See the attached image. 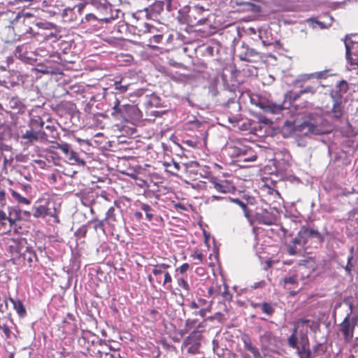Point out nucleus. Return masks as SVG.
<instances>
[{
    "mask_svg": "<svg viewBox=\"0 0 358 358\" xmlns=\"http://www.w3.org/2000/svg\"><path fill=\"white\" fill-rule=\"evenodd\" d=\"M324 241L323 235L317 229L303 226L292 242L306 250L308 248H317Z\"/></svg>",
    "mask_w": 358,
    "mask_h": 358,
    "instance_id": "1",
    "label": "nucleus"
},
{
    "mask_svg": "<svg viewBox=\"0 0 358 358\" xmlns=\"http://www.w3.org/2000/svg\"><path fill=\"white\" fill-rule=\"evenodd\" d=\"M112 106L111 115L117 120H128L133 118L137 108L131 104L124 103V99L115 98L110 100Z\"/></svg>",
    "mask_w": 358,
    "mask_h": 358,
    "instance_id": "2",
    "label": "nucleus"
},
{
    "mask_svg": "<svg viewBox=\"0 0 358 358\" xmlns=\"http://www.w3.org/2000/svg\"><path fill=\"white\" fill-rule=\"evenodd\" d=\"M182 167L183 176L193 181L208 178L210 175L209 168L200 165L196 162L182 164Z\"/></svg>",
    "mask_w": 358,
    "mask_h": 358,
    "instance_id": "3",
    "label": "nucleus"
},
{
    "mask_svg": "<svg viewBox=\"0 0 358 358\" xmlns=\"http://www.w3.org/2000/svg\"><path fill=\"white\" fill-rule=\"evenodd\" d=\"M153 266L152 269V275H148V280L150 284H153L155 280L157 284H162L166 286L167 284L172 282V277L167 269L171 268V265L169 264H159L152 265Z\"/></svg>",
    "mask_w": 358,
    "mask_h": 358,
    "instance_id": "4",
    "label": "nucleus"
},
{
    "mask_svg": "<svg viewBox=\"0 0 358 358\" xmlns=\"http://www.w3.org/2000/svg\"><path fill=\"white\" fill-rule=\"evenodd\" d=\"M250 102L266 113L279 114L285 108L282 104L273 103L265 96L259 94H252L250 96Z\"/></svg>",
    "mask_w": 358,
    "mask_h": 358,
    "instance_id": "5",
    "label": "nucleus"
},
{
    "mask_svg": "<svg viewBox=\"0 0 358 358\" xmlns=\"http://www.w3.org/2000/svg\"><path fill=\"white\" fill-rule=\"evenodd\" d=\"M55 148L59 149L64 154L66 161L71 165L84 166L86 164L83 155L71 149V145L66 143H57Z\"/></svg>",
    "mask_w": 358,
    "mask_h": 358,
    "instance_id": "6",
    "label": "nucleus"
},
{
    "mask_svg": "<svg viewBox=\"0 0 358 358\" xmlns=\"http://www.w3.org/2000/svg\"><path fill=\"white\" fill-rule=\"evenodd\" d=\"M49 199H38L32 206V215L35 218H45L46 216L57 217V210L49 208Z\"/></svg>",
    "mask_w": 358,
    "mask_h": 358,
    "instance_id": "7",
    "label": "nucleus"
},
{
    "mask_svg": "<svg viewBox=\"0 0 358 358\" xmlns=\"http://www.w3.org/2000/svg\"><path fill=\"white\" fill-rule=\"evenodd\" d=\"M106 348H108L106 343L100 340L96 342L92 341V344L87 347V351L89 355L95 358H106V357H109L110 358H120V353L115 352L114 354H110L106 352Z\"/></svg>",
    "mask_w": 358,
    "mask_h": 358,
    "instance_id": "8",
    "label": "nucleus"
},
{
    "mask_svg": "<svg viewBox=\"0 0 358 358\" xmlns=\"http://www.w3.org/2000/svg\"><path fill=\"white\" fill-rule=\"evenodd\" d=\"M204 9L201 6H195L189 9L186 17L187 23L192 26H197L203 24L206 20V17L203 15Z\"/></svg>",
    "mask_w": 358,
    "mask_h": 358,
    "instance_id": "9",
    "label": "nucleus"
},
{
    "mask_svg": "<svg viewBox=\"0 0 358 358\" xmlns=\"http://www.w3.org/2000/svg\"><path fill=\"white\" fill-rule=\"evenodd\" d=\"M45 134L43 131H35L28 129L25 130V131H22L20 138L22 140V143L25 146L29 147L33 145L37 142L45 141Z\"/></svg>",
    "mask_w": 358,
    "mask_h": 358,
    "instance_id": "10",
    "label": "nucleus"
},
{
    "mask_svg": "<svg viewBox=\"0 0 358 358\" xmlns=\"http://www.w3.org/2000/svg\"><path fill=\"white\" fill-rule=\"evenodd\" d=\"M230 149L231 155L239 158V162H254L257 159V156L252 149H248L245 146H233L230 147Z\"/></svg>",
    "mask_w": 358,
    "mask_h": 358,
    "instance_id": "11",
    "label": "nucleus"
},
{
    "mask_svg": "<svg viewBox=\"0 0 358 358\" xmlns=\"http://www.w3.org/2000/svg\"><path fill=\"white\" fill-rule=\"evenodd\" d=\"M356 322L350 319V315H347L341 324L339 325V330L343 334L344 340L346 342H350L354 336V330Z\"/></svg>",
    "mask_w": 358,
    "mask_h": 358,
    "instance_id": "12",
    "label": "nucleus"
},
{
    "mask_svg": "<svg viewBox=\"0 0 358 358\" xmlns=\"http://www.w3.org/2000/svg\"><path fill=\"white\" fill-rule=\"evenodd\" d=\"M8 251L15 259L20 258L21 255L27 248V241L24 238H13L8 243Z\"/></svg>",
    "mask_w": 358,
    "mask_h": 358,
    "instance_id": "13",
    "label": "nucleus"
},
{
    "mask_svg": "<svg viewBox=\"0 0 358 358\" xmlns=\"http://www.w3.org/2000/svg\"><path fill=\"white\" fill-rule=\"evenodd\" d=\"M210 187H213L216 191L221 193H229L235 189L231 182L227 180H220L215 177L210 178Z\"/></svg>",
    "mask_w": 358,
    "mask_h": 358,
    "instance_id": "14",
    "label": "nucleus"
},
{
    "mask_svg": "<svg viewBox=\"0 0 358 358\" xmlns=\"http://www.w3.org/2000/svg\"><path fill=\"white\" fill-rule=\"evenodd\" d=\"M20 258L22 259L24 265L33 268L36 266V263L38 262V258L35 250L28 246H27L21 255Z\"/></svg>",
    "mask_w": 358,
    "mask_h": 358,
    "instance_id": "15",
    "label": "nucleus"
},
{
    "mask_svg": "<svg viewBox=\"0 0 358 358\" xmlns=\"http://www.w3.org/2000/svg\"><path fill=\"white\" fill-rule=\"evenodd\" d=\"M129 86L130 83L127 82L124 78L115 80L113 83V91L111 92V95L113 96V99H124L123 94L128 91Z\"/></svg>",
    "mask_w": 358,
    "mask_h": 358,
    "instance_id": "16",
    "label": "nucleus"
},
{
    "mask_svg": "<svg viewBox=\"0 0 358 358\" xmlns=\"http://www.w3.org/2000/svg\"><path fill=\"white\" fill-rule=\"evenodd\" d=\"M255 217L259 224L266 225H272L276 222L275 215L267 210H262L260 212H257Z\"/></svg>",
    "mask_w": 358,
    "mask_h": 358,
    "instance_id": "17",
    "label": "nucleus"
},
{
    "mask_svg": "<svg viewBox=\"0 0 358 358\" xmlns=\"http://www.w3.org/2000/svg\"><path fill=\"white\" fill-rule=\"evenodd\" d=\"M300 358H310L311 352L310 350L309 340L306 334L301 335L299 339L298 349H296Z\"/></svg>",
    "mask_w": 358,
    "mask_h": 358,
    "instance_id": "18",
    "label": "nucleus"
},
{
    "mask_svg": "<svg viewBox=\"0 0 358 358\" xmlns=\"http://www.w3.org/2000/svg\"><path fill=\"white\" fill-rule=\"evenodd\" d=\"M301 90L298 93L293 94L292 92H289L287 96L292 101H295L297 100L301 95L304 94H309L310 95H313L315 94L317 90L318 89V85L317 84L303 86L302 84L300 85Z\"/></svg>",
    "mask_w": 358,
    "mask_h": 358,
    "instance_id": "19",
    "label": "nucleus"
},
{
    "mask_svg": "<svg viewBox=\"0 0 358 358\" xmlns=\"http://www.w3.org/2000/svg\"><path fill=\"white\" fill-rule=\"evenodd\" d=\"M250 306L255 309H259L265 315L271 317L275 313V303H271L267 301L260 303L251 302Z\"/></svg>",
    "mask_w": 358,
    "mask_h": 358,
    "instance_id": "20",
    "label": "nucleus"
},
{
    "mask_svg": "<svg viewBox=\"0 0 358 358\" xmlns=\"http://www.w3.org/2000/svg\"><path fill=\"white\" fill-rule=\"evenodd\" d=\"M259 341L262 348L268 349L276 345L278 338L271 331H266L259 336Z\"/></svg>",
    "mask_w": 358,
    "mask_h": 358,
    "instance_id": "21",
    "label": "nucleus"
},
{
    "mask_svg": "<svg viewBox=\"0 0 358 358\" xmlns=\"http://www.w3.org/2000/svg\"><path fill=\"white\" fill-rule=\"evenodd\" d=\"M37 34L43 36L45 40H52V41H56L61 38L59 31L51 24H48L43 29L42 32L37 33Z\"/></svg>",
    "mask_w": 358,
    "mask_h": 358,
    "instance_id": "22",
    "label": "nucleus"
},
{
    "mask_svg": "<svg viewBox=\"0 0 358 358\" xmlns=\"http://www.w3.org/2000/svg\"><path fill=\"white\" fill-rule=\"evenodd\" d=\"M349 90V85L347 81L342 80L339 81L335 86V89L330 92L331 99H343V95Z\"/></svg>",
    "mask_w": 358,
    "mask_h": 358,
    "instance_id": "23",
    "label": "nucleus"
},
{
    "mask_svg": "<svg viewBox=\"0 0 358 358\" xmlns=\"http://www.w3.org/2000/svg\"><path fill=\"white\" fill-rule=\"evenodd\" d=\"M163 165L165 167L166 171L171 173V175L178 177L183 176L182 165L176 161L171 160V162H165Z\"/></svg>",
    "mask_w": 358,
    "mask_h": 358,
    "instance_id": "24",
    "label": "nucleus"
},
{
    "mask_svg": "<svg viewBox=\"0 0 358 358\" xmlns=\"http://www.w3.org/2000/svg\"><path fill=\"white\" fill-rule=\"evenodd\" d=\"M241 340L244 344L245 349L250 352L254 358H262L259 349L256 346L253 345L251 338L248 334H243L241 336Z\"/></svg>",
    "mask_w": 358,
    "mask_h": 358,
    "instance_id": "25",
    "label": "nucleus"
},
{
    "mask_svg": "<svg viewBox=\"0 0 358 358\" xmlns=\"http://www.w3.org/2000/svg\"><path fill=\"white\" fill-rule=\"evenodd\" d=\"M45 129V131L43 130V132L45 134V141L53 142L54 140H56L59 138V133L57 131V127L51 121H50L46 124Z\"/></svg>",
    "mask_w": 358,
    "mask_h": 358,
    "instance_id": "26",
    "label": "nucleus"
},
{
    "mask_svg": "<svg viewBox=\"0 0 358 358\" xmlns=\"http://www.w3.org/2000/svg\"><path fill=\"white\" fill-rule=\"evenodd\" d=\"M332 100L334 103L331 113L334 118L340 119L344 113L343 99H332Z\"/></svg>",
    "mask_w": 358,
    "mask_h": 358,
    "instance_id": "27",
    "label": "nucleus"
},
{
    "mask_svg": "<svg viewBox=\"0 0 358 358\" xmlns=\"http://www.w3.org/2000/svg\"><path fill=\"white\" fill-rule=\"evenodd\" d=\"M44 121L39 115H33L29 120V129L35 131H43Z\"/></svg>",
    "mask_w": 358,
    "mask_h": 358,
    "instance_id": "28",
    "label": "nucleus"
},
{
    "mask_svg": "<svg viewBox=\"0 0 358 358\" xmlns=\"http://www.w3.org/2000/svg\"><path fill=\"white\" fill-rule=\"evenodd\" d=\"M172 1L173 0H155L151 5V10L159 14L164 10V6H166L167 10L171 11Z\"/></svg>",
    "mask_w": 358,
    "mask_h": 358,
    "instance_id": "29",
    "label": "nucleus"
},
{
    "mask_svg": "<svg viewBox=\"0 0 358 358\" xmlns=\"http://www.w3.org/2000/svg\"><path fill=\"white\" fill-rule=\"evenodd\" d=\"M345 57L348 63L352 66V69L358 71V54L350 51V47L348 44H346Z\"/></svg>",
    "mask_w": 358,
    "mask_h": 358,
    "instance_id": "30",
    "label": "nucleus"
},
{
    "mask_svg": "<svg viewBox=\"0 0 358 358\" xmlns=\"http://www.w3.org/2000/svg\"><path fill=\"white\" fill-rule=\"evenodd\" d=\"M8 221L10 223V226H13L17 221L21 219V211L15 208L9 207L8 208Z\"/></svg>",
    "mask_w": 358,
    "mask_h": 358,
    "instance_id": "31",
    "label": "nucleus"
},
{
    "mask_svg": "<svg viewBox=\"0 0 358 358\" xmlns=\"http://www.w3.org/2000/svg\"><path fill=\"white\" fill-rule=\"evenodd\" d=\"M8 299L13 305L14 309L16 310L20 317H22L26 315V309L20 300L14 299L12 297H9Z\"/></svg>",
    "mask_w": 358,
    "mask_h": 358,
    "instance_id": "32",
    "label": "nucleus"
},
{
    "mask_svg": "<svg viewBox=\"0 0 358 358\" xmlns=\"http://www.w3.org/2000/svg\"><path fill=\"white\" fill-rule=\"evenodd\" d=\"M258 52L252 48H247L244 54H241L239 58L242 61L253 62H255V57H258Z\"/></svg>",
    "mask_w": 358,
    "mask_h": 358,
    "instance_id": "33",
    "label": "nucleus"
},
{
    "mask_svg": "<svg viewBox=\"0 0 358 358\" xmlns=\"http://www.w3.org/2000/svg\"><path fill=\"white\" fill-rule=\"evenodd\" d=\"M104 220H106L108 225L112 227L115 226L117 220L116 218L115 209L114 207L112 206L107 210Z\"/></svg>",
    "mask_w": 358,
    "mask_h": 358,
    "instance_id": "34",
    "label": "nucleus"
},
{
    "mask_svg": "<svg viewBox=\"0 0 358 358\" xmlns=\"http://www.w3.org/2000/svg\"><path fill=\"white\" fill-rule=\"evenodd\" d=\"M62 16L64 21H75L76 20L77 15L74 11V8H66L63 10Z\"/></svg>",
    "mask_w": 358,
    "mask_h": 358,
    "instance_id": "35",
    "label": "nucleus"
},
{
    "mask_svg": "<svg viewBox=\"0 0 358 358\" xmlns=\"http://www.w3.org/2000/svg\"><path fill=\"white\" fill-rule=\"evenodd\" d=\"M11 196L19 204L29 205L31 200L22 196L19 192L14 189H10Z\"/></svg>",
    "mask_w": 358,
    "mask_h": 358,
    "instance_id": "36",
    "label": "nucleus"
},
{
    "mask_svg": "<svg viewBox=\"0 0 358 358\" xmlns=\"http://www.w3.org/2000/svg\"><path fill=\"white\" fill-rule=\"evenodd\" d=\"M297 327H294L292 330V335L287 339V343L289 346L293 349H298V343H297Z\"/></svg>",
    "mask_w": 358,
    "mask_h": 358,
    "instance_id": "37",
    "label": "nucleus"
},
{
    "mask_svg": "<svg viewBox=\"0 0 358 358\" xmlns=\"http://www.w3.org/2000/svg\"><path fill=\"white\" fill-rule=\"evenodd\" d=\"M5 319V317L3 318L0 317V331H2L5 335V338L8 339L11 338L12 331L8 325L4 322Z\"/></svg>",
    "mask_w": 358,
    "mask_h": 358,
    "instance_id": "38",
    "label": "nucleus"
},
{
    "mask_svg": "<svg viewBox=\"0 0 358 358\" xmlns=\"http://www.w3.org/2000/svg\"><path fill=\"white\" fill-rule=\"evenodd\" d=\"M141 209L145 212L147 220L148 221H152L154 214L153 210L151 208L150 206L143 203L141 204Z\"/></svg>",
    "mask_w": 358,
    "mask_h": 358,
    "instance_id": "39",
    "label": "nucleus"
},
{
    "mask_svg": "<svg viewBox=\"0 0 358 358\" xmlns=\"http://www.w3.org/2000/svg\"><path fill=\"white\" fill-rule=\"evenodd\" d=\"M232 201L241 208L245 217L249 219L250 217V210L248 208L247 204L238 199H232Z\"/></svg>",
    "mask_w": 358,
    "mask_h": 358,
    "instance_id": "40",
    "label": "nucleus"
},
{
    "mask_svg": "<svg viewBox=\"0 0 358 358\" xmlns=\"http://www.w3.org/2000/svg\"><path fill=\"white\" fill-rule=\"evenodd\" d=\"M178 285L185 292L186 294H189L190 292V286L188 282L182 277L177 278Z\"/></svg>",
    "mask_w": 358,
    "mask_h": 358,
    "instance_id": "41",
    "label": "nucleus"
},
{
    "mask_svg": "<svg viewBox=\"0 0 358 358\" xmlns=\"http://www.w3.org/2000/svg\"><path fill=\"white\" fill-rule=\"evenodd\" d=\"M196 322V320L187 319L185 322V329L181 330V334L184 335L187 333L191 329L195 327Z\"/></svg>",
    "mask_w": 358,
    "mask_h": 358,
    "instance_id": "42",
    "label": "nucleus"
},
{
    "mask_svg": "<svg viewBox=\"0 0 358 358\" xmlns=\"http://www.w3.org/2000/svg\"><path fill=\"white\" fill-rule=\"evenodd\" d=\"M313 78L320 80V79H326L329 76V70H324L321 71H317L313 73Z\"/></svg>",
    "mask_w": 358,
    "mask_h": 358,
    "instance_id": "43",
    "label": "nucleus"
},
{
    "mask_svg": "<svg viewBox=\"0 0 358 358\" xmlns=\"http://www.w3.org/2000/svg\"><path fill=\"white\" fill-rule=\"evenodd\" d=\"M227 117V120L229 123L232 124L233 126H235L236 124H238L241 120V115H228L227 113L225 115Z\"/></svg>",
    "mask_w": 358,
    "mask_h": 358,
    "instance_id": "44",
    "label": "nucleus"
},
{
    "mask_svg": "<svg viewBox=\"0 0 358 358\" xmlns=\"http://www.w3.org/2000/svg\"><path fill=\"white\" fill-rule=\"evenodd\" d=\"M313 73L301 74L299 76V78L296 80V83H305V82H306L310 79H313Z\"/></svg>",
    "mask_w": 358,
    "mask_h": 358,
    "instance_id": "45",
    "label": "nucleus"
},
{
    "mask_svg": "<svg viewBox=\"0 0 358 358\" xmlns=\"http://www.w3.org/2000/svg\"><path fill=\"white\" fill-rule=\"evenodd\" d=\"M191 257L198 260L197 262H195V264H199L203 263L204 256L201 252L196 250L194 254L191 255Z\"/></svg>",
    "mask_w": 358,
    "mask_h": 358,
    "instance_id": "46",
    "label": "nucleus"
},
{
    "mask_svg": "<svg viewBox=\"0 0 358 358\" xmlns=\"http://www.w3.org/2000/svg\"><path fill=\"white\" fill-rule=\"evenodd\" d=\"M344 43H345V48H346V44L349 45L350 51H352L353 49V45L355 43V41H354L352 39V35H346L344 38Z\"/></svg>",
    "mask_w": 358,
    "mask_h": 358,
    "instance_id": "47",
    "label": "nucleus"
},
{
    "mask_svg": "<svg viewBox=\"0 0 358 358\" xmlns=\"http://www.w3.org/2000/svg\"><path fill=\"white\" fill-rule=\"evenodd\" d=\"M93 222H96L94 228V229L96 231L98 229H101V231H103V232L105 231V229H104V222H106V220H96V219H94L93 220Z\"/></svg>",
    "mask_w": 358,
    "mask_h": 358,
    "instance_id": "48",
    "label": "nucleus"
},
{
    "mask_svg": "<svg viewBox=\"0 0 358 358\" xmlns=\"http://www.w3.org/2000/svg\"><path fill=\"white\" fill-rule=\"evenodd\" d=\"M198 302H199V307L203 306V308L208 307V306L209 307H212L213 303V301H208L206 299H203V298H199L198 299Z\"/></svg>",
    "mask_w": 358,
    "mask_h": 358,
    "instance_id": "49",
    "label": "nucleus"
},
{
    "mask_svg": "<svg viewBox=\"0 0 358 358\" xmlns=\"http://www.w3.org/2000/svg\"><path fill=\"white\" fill-rule=\"evenodd\" d=\"M163 38L162 34H154L150 38V43H159Z\"/></svg>",
    "mask_w": 358,
    "mask_h": 358,
    "instance_id": "50",
    "label": "nucleus"
},
{
    "mask_svg": "<svg viewBox=\"0 0 358 358\" xmlns=\"http://www.w3.org/2000/svg\"><path fill=\"white\" fill-rule=\"evenodd\" d=\"M285 284L294 285L297 283V278L295 275L289 276L284 279Z\"/></svg>",
    "mask_w": 358,
    "mask_h": 358,
    "instance_id": "51",
    "label": "nucleus"
},
{
    "mask_svg": "<svg viewBox=\"0 0 358 358\" xmlns=\"http://www.w3.org/2000/svg\"><path fill=\"white\" fill-rule=\"evenodd\" d=\"M155 31H156V29L154 26H152L150 24H148V23L144 24V29H143V31L154 34Z\"/></svg>",
    "mask_w": 358,
    "mask_h": 358,
    "instance_id": "52",
    "label": "nucleus"
},
{
    "mask_svg": "<svg viewBox=\"0 0 358 358\" xmlns=\"http://www.w3.org/2000/svg\"><path fill=\"white\" fill-rule=\"evenodd\" d=\"M353 259V256L351 255L348 258V264L345 267V270L346 271L347 273L350 275L352 265L351 264V262Z\"/></svg>",
    "mask_w": 358,
    "mask_h": 358,
    "instance_id": "53",
    "label": "nucleus"
},
{
    "mask_svg": "<svg viewBox=\"0 0 358 358\" xmlns=\"http://www.w3.org/2000/svg\"><path fill=\"white\" fill-rule=\"evenodd\" d=\"M301 126L303 129L307 128L308 131L310 133H314L315 131V126L312 123L304 122Z\"/></svg>",
    "mask_w": 358,
    "mask_h": 358,
    "instance_id": "54",
    "label": "nucleus"
},
{
    "mask_svg": "<svg viewBox=\"0 0 358 358\" xmlns=\"http://www.w3.org/2000/svg\"><path fill=\"white\" fill-rule=\"evenodd\" d=\"M211 308H212V307H209V306L203 308L198 312V315H199L202 317H206V315L208 313H210L211 311Z\"/></svg>",
    "mask_w": 358,
    "mask_h": 358,
    "instance_id": "55",
    "label": "nucleus"
},
{
    "mask_svg": "<svg viewBox=\"0 0 358 358\" xmlns=\"http://www.w3.org/2000/svg\"><path fill=\"white\" fill-rule=\"evenodd\" d=\"M50 57L52 59L51 61L55 62L56 63H60L62 61L60 55L58 52H54L50 55Z\"/></svg>",
    "mask_w": 358,
    "mask_h": 358,
    "instance_id": "56",
    "label": "nucleus"
},
{
    "mask_svg": "<svg viewBox=\"0 0 358 358\" xmlns=\"http://www.w3.org/2000/svg\"><path fill=\"white\" fill-rule=\"evenodd\" d=\"M9 103L12 108H17L18 106L21 105V102L16 98H12Z\"/></svg>",
    "mask_w": 358,
    "mask_h": 358,
    "instance_id": "57",
    "label": "nucleus"
},
{
    "mask_svg": "<svg viewBox=\"0 0 358 358\" xmlns=\"http://www.w3.org/2000/svg\"><path fill=\"white\" fill-rule=\"evenodd\" d=\"M189 268V265L187 263L182 264L178 268V271L180 274H184Z\"/></svg>",
    "mask_w": 358,
    "mask_h": 358,
    "instance_id": "58",
    "label": "nucleus"
},
{
    "mask_svg": "<svg viewBox=\"0 0 358 358\" xmlns=\"http://www.w3.org/2000/svg\"><path fill=\"white\" fill-rule=\"evenodd\" d=\"M199 343H194L192 344L189 348H188V352L189 353H192V354H194L197 352L199 348Z\"/></svg>",
    "mask_w": 358,
    "mask_h": 358,
    "instance_id": "59",
    "label": "nucleus"
},
{
    "mask_svg": "<svg viewBox=\"0 0 358 358\" xmlns=\"http://www.w3.org/2000/svg\"><path fill=\"white\" fill-rule=\"evenodd\" d=\"M310 322V320L308 319H299L294 324V327H297V329L303 324H308Z\"/></svg>",
    "mask_w": 358,
    "mask_h": 358,
    "instance_id": "60",
    "label": "nucleus"
},
{
    "mask_svg": "<svg viewBox=\"0 0 358 358\" xmlns=\"http://www.w3.org/2000/svg\"><path fill=\"white\" fill-rule=\"evenodd\" d=\"M6 220H8V216L4 211L0 209V224L3 225Z\"/></svg>",
    "mask_w": 358,
    "mask_h": 358,
    "instance_id": "61",
    "label": "nucleus"
},
{
    "mask_svg": "<svg viewBox=\"0 0 358 358\" xmlns=\"http://www.w3.org/2000/svg\"><path fill=\"white\" fill-rule=\"evenodd\" d=\"M296 245L294 243V245H290L288 247L287 252L289 255H294L297 253Z\"/></svg>",
    "mask_w": 358,
    "mask_h": 358,
    "instance_id": "62",
    "label": "nucleus"
},
{
    "mask_svg": "<svg viewBox=\"0 0 358 358\" xmlns=\"http://www.w3.org/2000/svg\"><path fill=\"white\" fill-rule=\"evenodd\" d=\"M165 73H166V75L168 76H169L173 80H175V81H178V80H180V76H176L175 74H173L171 71H165Z\"/></svg>",
    "mask_w": 358,
    "mask_h": 358,
    "instance_id": "63",
    "label": "nucleus"
},
{
    "mask_svg": "<svg viewBox=\"0 0 358 358\" xmlns=\"http://www.w3.org/2000/svg\"><path fill=\"white\" fill-rule=\"evenodd\" d=\"M85 6H86V4H85V3H79V4H78L77 6H76L74 7V8H75L76 7H77V8H78V12L79 15H82V14H83V10H84V8H85Z\"/></svg>",
    "mask_w": 358,
    "mask_h": 358,
    "instance_id": "64",
    "label": "nucleus"
}]
</instances>
